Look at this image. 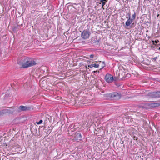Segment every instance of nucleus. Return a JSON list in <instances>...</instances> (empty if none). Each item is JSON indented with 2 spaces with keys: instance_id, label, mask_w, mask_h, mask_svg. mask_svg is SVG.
Instances as JSON below:
<instances>
[{
  "instance_id": "21",
  "label": "nucleus",
  "mask_w": 160,
  "mask_h": 160,
  "mask_svg": "<svg viewBox=\"0 0 160 160\" xmlns=\"http://www.w3.org/2000/svg\"><path fill=\"white\" fill-rule=\"evenodd\" d=\"M42 122H43V121L42 120H40L38 122H37V123L38 124H39L42 123Z\"/></svg>"
},
{
  "instance_id": "32",
  "label": "nucleus",
  "mask_w": 160,
  "mask_h": 160,
  "mask_svg": "<svg viewBox=\"0 0 160 160\" xmlns=\"http://www.w3.org/2000/svg\"><path fill=\"white\" fill-rule=\"evenodd\" d=\"M71 127V126L70 125V126H69V128H70Z\"/></svg>"
},
{
  "instance_id": "29",
  "label": "nucleus",
  "mask_w": 160,
  "mask_h": 160,
  "mask_svg": "<svg viewBox=\"0 0 160 160\" xmlns=\"http://www.w3.org/2000/svg\"><path fill=\"white\" fill-rule=\"evenodd\" d=\"M128 16H129V17H130V18H131V17H130V13H128Z\"/></svg>"
},
{
  "instance_id": "7",
  "label": "nucleus",
  "mask_w": 160,
  "mask_h": 160,
  "mask_svg": "<svg viewBox=\"0 0 160 160\" xmlns=\"http://www.w3.org/2000/svg\"><path fill=\"white\" fill-rule=\"evenodd\" d=\"M113 76L112 75L108 73L107 74L105 77V79L106 81L108 82L111 83L113 82Z\"/></svg>"
},
{
  "instance_id": "8",
  "label": "nucleus",
  "mask_w": 160,
  "mask_h": 160,
  "mask_svg": "<svg viewBox=\"0 0 160 160\" xmlns=\"http://www.w3.org/2000/svg\"><path fill=\"white\" fill-rule=\"evenodd\" d=\"M93 117V116H92V115H89L88 116V119H91V118H92V119L91 120H88V124L90 123L91 124H92V123H93L94 122H98V118L97 117H95L94 118H92Z\"/></svg>"
},
{
  "instance_id": "33",
  "label": "nucleus",
  "mask_w": 160,
  "mask_h": 160,
  "mask_svg": "<svg viewBox=\"0 0 160 160\" xmlns=\"http://www.w3.org/2000/svg\"><path fill=\"white\" fill-rule=\"evenodd\" d=\"M71 127V126L70 125V126H69V128H70Z\"/></svg>"
},
{
  "instance_id": "22",
  "label": "nucleus",
  "mask_w": 160,
  "mask_h": 160,
  "mask_svg": "<svg viewBox=\"0 0 160 160\" xmlns=\"http://www.w3.org/2000/svg\"><path fill=\"white\" fill-rule=\"evenodd\" d=\"M152 42H153V44H154V42H155L157 44L158 43V42H159V41L158 40H156L155 41H152Z\"/></svg>"
},
{
  "instance_id": "25",
  "label": "nucleus",
  "mask_w": 160,
  "mask_h": 160,
  "mask_svg": "<svg viewBox=\"0 0 160 160\" xmlns=\"http://www.w3.org/2000/svg\"><path fill=\"white\" fill-rule=\"evenodd\" d=\"M73 132V131H71V132L70 133L69 132H68V134L69 135H72V133Z\"/></svg>"
},
{
  "instance_id": "30",
  "label": "nucleus",
  "mask_w": 160,
  "mask_h": 160,
  "mask_svg": "<svg viewBox=\"0 0 160 160\" xmlns=\"http://www.w3.org/2000/svg\"><path fill=\"white\" fill-rule=\"evenodd\" d=\"M97 72V71H93L92 72V73L96 72Z\"/></svg>"
},
{
  "instance_id": "26",
  "label": "nucleus",
  "mask_w": 160,
  "mask_h": 160,
  "mask_svg": "<svg viewBox=\"0 0 160 160\" xmlns=\"http://www.w3.org/2000/svg\"><path fill=\"white\" fill-rule=\"evenodd\" d=\"M94 55H93V54H91L90 56H89L91 58H93L94 57Z\"/></svg>"
},
{
  "instance_id": "3",
  "label": "nucleus",
  "mask_w": 160,
  "mask_h": 160,
  "mask_svg": "<svg viewBox=\"0 0 160 160\" xmlns=\"http://www.w3.org/2000/svg\"><path fill=\"white\" fill-rule=\"evenodd\" d=\"M15 111V110L13 108H11V109H4L0 111V116L6 114H12Z\"/></svg>"
},
{
  "instance_id": "6",
  "label": "nucleus",
  "mask_w": 160,
  "mask_h": 160,
  "mask_svg": "<svg viewBox=\"0 0 160 160\" xmlns=\"http://www.w3.org/2000/svg\"><path fill=\"white\" fill-rule=\"evenodd\" d=\"M147 109L152 108H154L158 107L160 106L159 103H154L149 102L147 103Z\"/></svg>"
},
{
  "instance_id": "31",
  "label": "nucleus",
  "mask_w": 160,
  "mask_h": 160,
  "mask_svg": "<svg viewBox=\"0 0 160 160\" xmlns=\"http://www.w3.org/2000/svg\"><path fill=\"white\" fill-rule=\"evenodd\" d=\"M17 26H22V24H21V25H17Z\"/></svg>"
},
{
  "instance_id": "28",
  "label": "nucleus",
  "mask_w": 160,
  "mask_h": 160,
  "mask_svg": "<svg viewBox=\"0 0 160 160\" xmlns=\"http://www.w3.org/2000/svg\"><path fill=\"white\" fill-rule=\"evenodd\" d=\"M124 142V141H122L120 143L121 144H123Z\"/></svg>"
},
{
  "instance_id": "19",
  "label": "nucleus",
  "mask_w": 160,
  "mask_h": 160,
  "mask_svg": "<svg viewBox=\"0 0 160 160\" xmlns=\"http://www.w3.org/2000/svg\"><path fill=\"white\" fill-rule=\"evenodd\" d=\"M115 84L118 87H119L120 86V83L117 82H114Z\"/></svg>"
},
{
  "instance_id": "5",
  "label": "nucleus",
  "mask_w": 160,
  "mask_h": 160,
  "mask_svg": "<svg viewBox=\"0 0 160 160\" xmlns=\"http://www.w3.org/2000/svg\"><path fill=\"white\" fill-rule=\"evenodd\" d=\"M33 107L32 106H28L21 105L18 108V111H29L32 109Z\"/></svg>"
},
{
  "instance_id": "18",
  "label": "nucleus",
  "mask_w": 160,
  "mask_h": 160,
  "mask_svg": "<svg viewBox=\"0 0 160 160\" xmlns=\"http://www.w3.org/2000/svg\"><path fill=\"white\" fill-rule=\"evenodd\" d=\"M157 98L160 97V91L156 92Z\"/></svg>"
},
{
  "instance_id": "23",
  "label": "nucleus",
  "mask_w": 160,
  "mask_h": 160,
  "mask_svg": "<svg viewBox=\"0 0 160 160\" xmlns=\"http://www.w3.org/2000/svg\"><path fill=\"white\" fill-rule=\"evenodd\" d=\"M157 58H158L157 57H156L155 58H151V60L152 61H155L156 60V59H157Z\"/></svg>"
},
{
  "instance_id": "9",
  "label": "nucleus",
  "mask_w": 160,
  "mask_h": 160,
  "mask_svg": "<svg viewBox=\"0 0 160 160\" xmlns=\"http://www.w3.org/2000/svg\"><path fill=\"white\" fill-rule=\"evenodd\" d=\"M82 136L79 131L75 133L74 138L76 140H82Z\"/></svg>"
},
{
  "instance_id": "1",
  "label": "nucleus",
  "mask_w": 160,
  "mask_h": 160,
  "mask_svg": "<svg viewBox=\"0 0 160 160\" xmlns=\"http://www.w3.org/2000/svg\"><path fill=\"white\" fill-rule=\"evenodd\" d=\"M17 62L22 67L24 68L31 67L37 64L33 59L25 57H23L21 59L17 60Z\"/></svg>"
},
{
  "instance_id": "17",
  "label": "nucleus",
  "mask_w": 160,
  "mask_h": 160,
  "mask_svg": "<svg viewBox=\"0 0 160 160\" xmlns=\"http://www.w3.org/2000/svg\"><path fill=\"white\" fill-rule=\"evenodd\" d=\"M105 66V62L104 61L102 62V68L100 69V70L102 69Z\"/></svg>"
},
{
  "instance_id": "16",
  "label": "nucleus",
  "mask_w": 160,
  "mask_h": 160,
  "mask_svg": "<svg viewBox=\"0 0 160 160\" xmlns=\"http://www.w3.org/2000/svg\"><path fill=\"white\" fill-rule=\"evenodd\" d=\"M136 17V13H135V12H134V13L132 15V18H131V19L133 21V20H134L135 19Z\"/></svg>"
},
{
  "instance_id": "24",
  "label": "nucleus",
  "mask_w": 160,
  "mask_h": 160,
  "mask_svg": "<svg viewBox=\"0 0 160 160\" xmlns=\"http://www.w3.org/2000/svg\"><path fill=\"white\" fill-rule=\"evenodd\" d=\"M130 76H131L130 74L128 73L127 74H126V76H125V77L129 78L130 77Z\"/></svg>"
},
{
  "instance_id": "13",
  "label": "nucleus",
  "mask_w": 160,
  "mask_h": 160,
  "mask_svg": "<svg viewBox=\"0 0 160 160\" xmlns=\"http://www.w3.org/2000/svg\"><path fill=\"white\" fill-rule=\"evenodd\" d=\"M100 40V39H98V40H97V39H94L92 40V43L95 45H98L99 43Z\"/></svg>"
},
{
  "instance_id": "12",
  "label": "nucleus",
  "mask_w": 160,
  "mask_h": 160,
  "mask_svg": "<svg viewBox=\"0 0 160 160\" xmlns=\"http://www.w3.org/2000/svg\"><path fill=\"white\" fill-rule=\"evenodd\" d=\"M133 20L131 19L130 17L128 19L126 22V25L127 27H128L130 26V24L132 22Z\"/></svg>"
},
{
  "instance_id": "10",
  "label": "nucleus",
  "mask_w": 160,
  "mask_h": 160,
  "mask_svg": "<svg viewBox=\"0 0 160 160\" xmlns=\"http://www.w3.org/2000/svg\"><path fill=\"white\" fill-rule=\"evenodd\" d=\"M156 92H150L148 94V96H149L152 98H157Z\"/></svg>"
},
{
  "instance_id": "11",
  "label": "nucleus",
  "mask_w": 160,
  "mask_h": 160,
  "mask_svg": "<svg viewBox=\"0 0 160 160\" xmlns=\"http://www.w3.org/2000/svg\"><path fill=\"white\" fill-rule=\"evenodd\" d=\"M99 62H100L99 64H96L95 63L89 65L88 66L91 68H92L93 67L95 68H98L99 67L100 64V63L101 62L100 61Z\"/></svg>"
},
{
  "instance_id": "15",
  "label": "nucleus",
  "mask_w": 160,
  "mask_h": 160,
  "mask_svg": "<svg viewBox=\"0 0 160 160\" xmlns=\"http://www.w3.org/2000/svg\"><path fill=\"white\" fill-rule=\"evenodd\" d=\"M108 0H100V2L102 3V5L104 6L108 1Z\"/></svg>"
},
{
  "instance_id": "4",
  "label": "nucleus",
  "mask_w": 160,
  "mask_h": 160,
  "mask_svg": "<svg viewBox=\"0 0 160 160\" xmlns=\"http://www.w3.org/2000/svg\"><path fill=\"white\" fill-rule=\"evenodd\" d=\"M91 33L89 29L84 30L81 33L82 38L85 39L89 37Z\"/></svg>"
},
{
  "instance_id": "2",
  "label": "nucleus",
  "mask_w": 160,
  "mask_h": 160,
  "mask_svg": "<svg viewBox=\"0 0 160 160\" xmlns=\"http://www.w3.org/2000/svg\"><path fill=\"white\" fill-rule=\"evenodd\" d=\"M106 97L108 99L118 100L120 98L121 95L118 92H114L106 94Z\"/></svg>"
},
{
  "instance_id": "27",
  "label": "nucleus",
  "mask_w": 160,
  "mask_h": 160,
  "mask_svg": "<svg viewBox=\"0 0 160 160\" xmlns=\"http://www.w3.org/2000/svg\"><path fill=\"white\" fill-rule=\"evenodd\" d=\"M9 96V95H8V94H5V97H8V96Z\"/></svg>"
},
{
  "instance_id": "14",
  "label": "nucleus",
  "mask_w": 160,
  "mask_h": 160,
  "mask_svg": "<svg viewBox=\"0 0 160 160\" xmlns=\"http://www.w3.org/2000/svg\"><path fill=\"white\" fill-rule=\"evenodd\" d=\"M147 103H146L144 104L140 105L139 106V107L140 108L143 109H148L147 108Z\"/></svg>"
},
{
  "instance_id": "20",
  "label": "nucleus",
  "mask_w": 160,
  "mask_h": 160,
  "mask_svg": "<svg viewBox=\"0 0 160 160\" xmlns=\"http://www.w3.org/2000/svg\"><path fill=\"white\" fill-rule=\"evenodd\" d=\"M113 81H114V82H116V81L118 79V78L116 77H113Z\"/></svg>"
}]
</instances>
